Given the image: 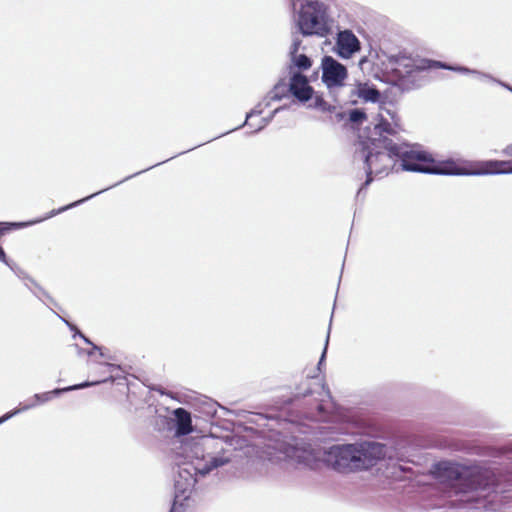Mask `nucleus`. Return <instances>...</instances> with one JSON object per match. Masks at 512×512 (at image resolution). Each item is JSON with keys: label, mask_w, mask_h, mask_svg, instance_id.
<instances>
[{"label": "nucleus", "mask_w": 512, "mask_h": 512, "mask_svg": "<svg viewBox=\"0 0 512 512\" xmlns=\"http://www.w3.org/2000/svg\"><path fill=\"white\" fill-rule=\"evenodd\" d=\"M361 49V43L351 30H342L335 38V52L343 59H350Z\"/></svg>", "instance_id": "nucleus-13"}, {"label": "nucleus", "mask_w": 512, "mask_h": 512, "mask_svg": "<svg viewBox=\"0 0 512 512\" xmlns=\"http://www.w3.org/2000/svg\"><path fill=\"white\" fill-rule=\"evenodd\" d=\"M81 337L84 338L85 342L90 343V341L87 338H85L83 335H81Z\"/></svg>", "instance_id": "nucleus-30"}, {"label": "nucleus", "mask_w": 512, "mask_h": 512, "mask_svg": "<svg viewBox=\"0 0 512 512\" xmlns=\"http://www.w3.org/2000/svg\"><path fill=\"white\" fill-rule=\"evenodd\" d=\"M357 444L360 451L362 470L371 468L380 460L386 458L393 459L395 457V450L385 444L374 441L359 442Z\"/></svg>", "instance_id": "nucleus-10"}, {"label": "nucleus", "mask_w": 512, "mask_h": 512, "mask_svg": "<svg viewBox=\"0 0 512 512\" xmlns=\"http://www.w3.org/2000/svg\"><path fill=\"white\" fill-rule=\"evenodd\" d=\"M173 416L176 425V435L184 436L193 432L191 414L187 410L177 408L173 411Z\"/></svg>", "instance_id": "nucleus-14"}, {"label": "nucleus", "mask_w": 512, "mask_h": 512, "mask_svg": "<svg viewBox=\"0 0 512 512\" xmlns=\"http://www.w3.org/2000/svg\"><path fill=\"white\" fill-rule=\"evenodd\" d=\"M295 22L303 35L326 36L331 29V20L327 6L318 0H306L298 3Z\"/></svg>", "instance_id": "nucleus-4"}, {"label": "nucleus", "mask_w": 512, "mask_h": 512, "mask_svg": "<svg viewBox=\"0 0 512 512\" xmlns=\"http://www.w3.org/2000/svg\"><path fill=\"white\" fill-rule=\"evenodd\" d=\"M349 118L352 122L357 123L365 119V114L362 111L355 109L350 112Z\"/></svg>", "instance_id": "nucleus-18"}, {"label": "nucleus", "mask_w": 512, "mask_h": 512, "mask_svg": "<svg viewBox=\"0 0 512 512\" xmlns=\"http://www.w3.org/2000/svg\"><path fill=\"white\" fill-rule=\"evenodd\" d=\"M322 81L328 89L344 86L348 77L347 68L331 56H324L321 61Z\"/></svg>", "instance_id": "nucleus-11"}, {"label": "nucleus", "mask_w": 512, "mask_h": 512, "mask_svg": "<svg viewBox=\"0 0 512 512\" xmlns=\"http://www.w3.org/2000/svg\"><path fill=\"white\" fill-rule=\"evenodd\" d=\"M508 160H486L479 162H469L465 160H445L444 163H434L425 158H417L420 161L412 169L422 171L442 172L443 175H493V174H512V144L508 145L504 151Z\"/></svg>", "instance_id": "nucleus-2"}, {"label": "nucleus", "mask_w": 512, "mask_h": 512, "mask_svg": "<svg viewBox=\"0 0 512 512\" xmlns=\"http://www.w3.org/2000/svg\"><path fill=\"white\" fill-rule=\"evenodd\" d=\"M179 476L181 478H184L185 479V484L182 485L180 483V481H177L176 482V488L177 489H182L183 492L186 491V490H189L191 489L194 484H195V479L192 475V473L190 472V469L188 467H184L182 468L180 471H179Z\"/></svg>", "instance_id": "nucleus-16"}, {"label": "nucleus", "mask_w": 512, "mask_h": 512, "mask_svg": "<svg viewBox=\"0 0 512 512\" xmlns=\"http://www.w3.org/2000/svg\"><path fill=\"white\" fill-rule=\"evenodd\" d=\"M266 124H267V121L264 118H262L260 123H259V126H258V128L256 130L262 129Z\"/></svg>", "instance_id": "nucleus-26"}, {"label": "nucleus", "mask_w": 512, "mask_h": 512, "mask_svg": "<svg viewBox=\"0 0 512 512\" xmlns=\"http://www.w3.org/2000/svg\"><path fill=\"white\" fill-rule=\"evenodd\" d=\"M352 93L366 102H376L379 98V92L367 83L357 84Z\"/></svg>", "instance_id": "nucleus-15"}, {"label": "nucleus", "mask_w": 512, "mask_h": 512, "mask_svg": "<svg viewBox=\"0 0 512 512\" xmlns=\"http://www.w3.org/2000/svg\"><path fill=\"white\" fill-rule=\"evenodd\" d=\"M391 68L395 75L399 78H404L406 76L411 75L412 73L416 71H421L428 69L430 67H441L449 70H454L458 72H464V73H474L479 75L481 78H487L490 79L489 76L480 74L477 71H471L465 67H452V66H446L444 64H441L440 62H431L426 59L421 58H414L409 55H397L390 61Z\"/></svg>", "instance_id": "nucleus-8"}, {"label": "nucleus", "mask_w": 512, "mask_h": 512, "mask_svg": "<svg viewBox=\"0 0 512 512\" xmlns=\"http://www.w3.org/2000/svg\"><path fill=\"white\" fill-rule=\"evenodd\" d=\"M279 108L274 109L273 113L278 112Z\"/></svg>", "instance_id": "nucleus-32"}, {"label": "nucleus", "mask_w": 512, "mask_h": 512, "mask_svg": "<svg viewBox=\"0 0 512 512\" xmlns=\"http://www.w3.org/2000/svg\"><path fill=\"white\" fill-rule=\"evenodd\" d=\"M254 117H255L254 112H252V113L248 114V115H247V117H246L245 124H246V125H249V126H252V124H251V120H252Z\"/></svg>", "instance_id": "nucleus-23"}, {"label": "nucleus", "mask_w": 512, "mask_h": 512, "mask_svg": "<svg viewBox=\"0 0 512 512\" xmlns=\"http://www.w3.org/2000/svg\"><path fill=\"white\" fill-rule=\"evenodd\" d=\"M458 479L455 493L466 502H482L499 491L495 473L482 466H461L457 469Z\"/></svg>", "instance_id": "nucleus-3"}, {"label": "nucleus", "mask_w": 512, "mask_h": 512, "mask_svg": "<svg viewBox=\"0 0 512 512\" xmlns=\"http://www.w3.org/2000/svg\"><path fill=\"white\" fill-rule=\"evenodd\" d=\"M293 64L300 69H308L311 67V60L304 54H294L290 52Z\"/></svg>", "instance_id": "nucleus-17"}, {"label": "nucleus", "mask_w": 512, "mask_h": 512, "mask_svg": "<svg viewBox=\"0 0 512 512\" xmlns=\"http://www.w3.org/2000/svg\"><path fill=\"white\" fill-rule=\"evenodd\" d=\"M324 463L339 472L361 471V459L358 444L333 445L324 451Z\"/></svg>", "instance_id": "nucleus-7"}, {"label": "nucleus", "mask_w": 512, "mask_h": 512, "mask_svg": "<svg viewBox=\"0 0 512 512\" xmlns=\"http://www.w3.org/2000/svg\"><path fill=\"white\" fill-rule=\"evenodd\" d=\"M106 366H107L109 369H112V368H113V366H112V365H110V364H107Z\"/></svg>", "instance_id": "nucleus-31"}, {"label": "nucleus", "mask_w": 512, "mask_h": 512, "mask_svg": "<svg viewBox=\"0 0 512 512\" xmlns=\"http://www.w3.org/2000/svg\"><path fill=\"white\" fill-rule=\"evenodd\" d=\"M283 90L281 86L276 85L274 89L267 95V100H279L281 98L279 90Z\"/></svg>", "instance_id": "nucleus-20"}, {"label": "nucleus", "mask_w": 512, "mask_h": 512, "mask_svg": "<svg viewBox=\"0 0 512 512\" xmlns=\"http://www.w3.org/2000/svg\"><path fill=\"white\" fill-rule=\"evenodd\" d=\"M171 512H177V505H176V503H174Z\"/></svg>", "instance_id": "nucleus-29"}, {"label": "nucleus", "mask_w": 512, "mask_h": 512, "mask_svg": "<svg viewBox=\"0 0 512 512\" xmlns=\"http://www.w3.org/2000/svg\"><path fill=\"white\" fill-rule=\"evenodd\" d=\"M394 129L390 123L385 121L382 115L379 116L377 123H375L373 131L367 136V142H362L363 151L361 156L365 160L368 179V184L372 178L371 175L379 176L387 174L388 170L393 165L392 156H398L401 158V167L403 170L421 173L431 174H443L442 172L433 171H422L418 169H412L413 166L420 164L417 158H425L431 160L434 163H444V161H437L433 159L428 153L414 148H408L407 146H396L392 145L391 141L387 139L385 134H393Z\"/></svg>", "instance_id": "nucleus-1"}, {"label": "nucleus", "mask_w": 512, "mask_h": 512, "mask_svg": "<svg viewBox=\"0 0 512 512\" xmlns=\"http://www.w3.org/2000/svg\"><path fill=\"white\" fill-rule=\"evenodd\" d=\"M289 90L291 94L297 98L300 102H308V107L318 108L326 110V103L319 96L314 97V90L309 85L306 76L299 72H293L291 74Z\"/></svg>", "instance_id": "nucleus-9"}, {"label": "nucleus", "mask_w": 512, "mask_h": 512, "mask_svg": "<svg viewBox=\"0 0 512 512\" xmlns=\"http://www.w3.org/2000/svg\"><path fill=\"white\" fill-rule=\"evenodd\" d=\"M300 44H301V41L298 37L294 38L293 39V43L291 45V51L290 52H294V54H297L298 50H299V47H300Z\"/></svg>", "instance_id": "nucleus-22"}, {"label": "nucleus", "mask_w": 512, "mask_h": 512, "mask_svg": "<svg viewBox=\"0 0 512 512\" xmlns=\"http://www.w3.org/2000/svg\"><path fill=\"white\" fill-rule=\"evenodd\" d=\"M95 350H100V348L97 346H93V349L88 351V355H92Z\"/></svg>", "instance_id": "nucleus-28"}, {"label": "nucleus", "mask_w": 512, "mask_h": 512, "mask_svg": "<svg viewBox=\"0 0 512 512\" xmlns=\"http://www.w3.org/2000/svg\"><path fill=\"white\" fill-rule=\"evenodd\" d=\"M96 194H97V193H94V194H92V195H90V196H88V197H86V198H84V199H81V200L76 201V202H74V203H72V204H70V205H68V206H66V207H63V208H61L58 212H62V211H65V210H67V209H69V208H71V207H74V206H76V205H78V204H80V203L84 202L85 200H87V199H89V198L93 197V196H94V195H96Z\"/></svg>", "instance_id": "nucleus-21"}, {"label": "nucleus", "mask_w": 512, "mask_h": 512, "mask_svg": "<svg viewBox=\"0 0 512 512\" xmlns=\"http://www.w3.org/2000/svg\"><path fill=\"white\" fill-rule=\"evenodd\" d=\"M105 381H106V379L99 380V381L85 382V383H82L79 385L69 386V387H66L63 389H55L50 392L35 394L31 399H29V401L25 405L13 410V411H10V412L6 413L5 415H3L2 417H0V424H2L3 422L7 421L8 419L12 418L13 416L17 415L18 413H20L22 411H26V410L31 409L39 404L49 401L51 399L52 395H59L62 392L93 386V385L99 384L100 382H105Z\"/></svg>", "instance_id": "nucleus-12"}, {"label": "nucleus", "mask_w": 512, "mask_h": 512, "mask_svg": "<svg viewBox=\"0 0 512 512\" xmlns=\"http://www.w3.org/2000/svg\"><path fill=\"white\" fill-rule=\"evenodd\" d=\"M326 410H327V406H326V405L321 404V405L319 406V411H320V412H323V411H326Z\"/></svg>", "instance_id": "nucleus-27"}, {"label": "nucleus", "mask_w": 512, "mask_h": 512, "mask_svg": "<svg viewBox=\"0 0 512 512\" xmlns=\"http://www.w3.org/2000/svg\"><path fill=\"white\" fill-rule=\"evenodd\" d=\"M223 441L213 437H205L202 440V448L196 446L191 461V468L195 473L205 475L212 469L223 466L229 461V457L218 455L223 451Z\"/></svg>", "instance_id": "nucleus-5"}, {"label": "nucleus", "mask_w": 512, "mask_h": 512, "mask_svg": "<svg viewBox=\"0 0 512 512\" xmlns=\"http://www.w3.org/2000/svg\"><path fill=\"white\" fill-rule=\"evenodd\" d=\"M282 456L279 460H287L297 469L315 470L324 463V451L314 449L310 445L282 443L279 447Z\"/></svg>", "instance_id": "nucleus-6"}, {"label": "nucleus", "mask_w": 512, "mask_h": 512, "mask_svg": "<svg viewBox=\"0 0 512 512\" xmlns=\"http://www.w3.org/2000/svg\"><path fill=\"white\" fill-rule=\"evenodd\" d=\"M0 261L6 263V255H5V252L4 250L0 247Z\"/></svg>", "instance_id": "nucleus-25"}, {"label": "nucleus", "mask_w": 512, "mask_h": 512, "mask_svg": "<svg viewBox=\"0 0 512 512\" xmlns=\"http://www.w3.org/2000/svg\"><path fill=\"white\" fill-rule=\"evenodd\" d=\"M327 345H328V338L326 339V344H325V348H324V351L322 353V356H321V359L319 361V367L321 366L323 360H324V357H325V354H326V350H327Z\"/></svg>", "instance_id": "nucleus-24"}, {"label": "nucleus", "mask_w": 512, "mask_h": 512, "mask_svg": "<svg viewBox=\"0 0 512 512\" xmlns=\"http://www.w3.org/2000/svg\"><path fill=\"white\" fill-rule=\"evenodd\" d=\"M512 91V89H510Z\"/></svg>", "instance_id": "nucleus-33"}, {"label": "nucleus", "mask_w": 512, "mask_h": 512, "mask_svg": "<svg viewBox=\"0 0 512 512\" xmlns=\"http://www.w3.org/2000/svg\"><path fill=\"white\" fill-rule=\"evenodd\" d=\"M37 221H34V222H28V223H24V222H15V223H2V225H5L6 227L5 228H0V236L3 234L4 230L8 229L9 227H16V228H20V227H25L27 225H31V224H34L36 223Z\"/></svg>", "instance_id": "nucleus-19"}]
</instances>
